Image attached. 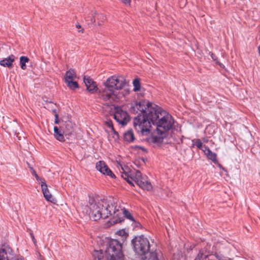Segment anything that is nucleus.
Returning a JSON list of instances; mask_svg holds the SVG:
<instances>
[{
	"label": "nucleus",
	"mask_w": 260,
	"mask_h": 260,
	"mask_svg": "<svg viewBox=\"0 0 260 260\" xmlns=\"http://www.w3.org/2000/svg\"><path fill=\"white\" fill-rule=\"evenodd\" d=\"M88 207L91 217L94 220L111 217V223L115 224L121 222L125 217L134 221L129 212L118 206L116 199L113 198L101 199L99 197H89Z\"/></svg>",
	"instance_id": "1"
},
{
	"label": "nucleus",
	"mask_w": 260,
	"mask_h": 260,
	"mask_svg": "<svg viewBox=\"0 0 260 260\" xmlns=\"http://www.w3.org/2000/svg\"><path fill=\"white\" fill-rule=\"evenodd\" d=\"M127 84L123 76H112L104 83L105 87L100 91L102 99L108 103L118 102L120 99L129 94V88L123 89Z\"/></svg>",
	"instance_id": "2"
},
{
	"label": "nucleus",
	"mask_w": 260,
	"mask_h": 260,
	"mask_svg": "<svg viewBox=\"0 0 260 260\" xmlns=\"http://www.w3.org/2000/svg\"><path fill=\"white\" fill-rule=\"evenodd\" d=\"M152 110L154 113L150 120L157 128L152 136L151 140L154 143H161L166 136L167 132L172 128L174 119L170 114L160 107L157 110Z\"/></svg>",
	"instance_id": "3"
},
{
	"label": "nucleus",
	"mask_w": 260,
	"mask_h": 260,
	"mask_svg": "<svg viewBox=\"0 0 260 260\" xmlns=\"http://www.w3.org/2000/svg\"><path fill=\"white\" fill-rule=\"evenodd\" d=\"M107 260H123L121 244L117 240H111L105 250Z\"/></svg>",
	"instance_id": "4"
},
{
	"label": "nucleus",
	"mask_w": 260,
	"mask_h": 260,
	"mask_svg": "<svg viewBox=\"0 0 260 260\" xmlns=\"http://www.w3.org/2000/svg\"><path fill=\"white\" fill-rule=\"evenodd\" d=\"M151 120L146 115H138L134 120L135 129L143 135H146L150 132Z\"/></svg>",
	"instance_id": "5"
},
{
	"label": "nucleus",
	"mask_w": 260,
	"mask_h": 260,
	"mask_svg": "<svg viewBox=\"0 0 260 260\" xmlns=\"http://www.w3.org/2000/svg\"><path fill=\"white\" fill-rule=\"evenodd\" d=\"M134 251L139 254H145L150 248L149 239L144 235L136 237L132 241Z\"/></svg>",
	"instance_id": "6"
},
{
	"label": "nucleus",
	"mask_w": 260,
	"mask_h": 260,
	"mask_svg": "<svg viewBox=\"0 0 260 260\" xmlns=\"http://www.w3.org/2000/svg\"><path fill=\"white\" fill-rule=\"evenodd\" d=\"M158 106L155 105L152 106V104L148 101H142L139 103H136L134 108L141 112L140 115H148V117L151 119V117L153 116L154 113L153 110H157Z\"/></svg>",
	"instance_id": "7"
},
{
	"label": "nucleus",
	"mask_w": 260,
	"mask_h": 260,
	"mask_svg": "<svg viewBox=\"0 0 260 260\" xmlns=\"http://www.w3.org/2000/svg\"><path fill=\"white\" fill-rule=\"evenodd\" d=\"M131 175L134 178V181L141 188L148 191L152 189V186L151 183L146 178L142 176V174L140 171H136L135 173H131Z\"/></svg>",
	"instance_id": "8"
},
{
	"label": "nucleus",
	"mask_w": 260,
	"mask_h": 260,
	"mask_svg": "<svg viewBox=\"0 0 260 260\" xmlns=\"http://www.w3.org/2000/svg\"><path fill=\"white\" fill-rule=\"evenodd\" d=\"M77 76L75 71L71 69L68 71L64 76V82L67 86L71 89H74L79 87L78 84L75 79Z\"/></svg>",
	"instance_id": "9"
},
{
	"label": "nucleus",
	"mask_w": 260,
	"mask_h": 260,
	"mask_svg": "<svg viewBox=\"0 0 260 260\" xmlns=\"http://www.w3.org/2000/svg\"><path fill=\"white\" fill-rule=\"evenodd\" d=\"M11 247L3 245L0 249V260H18Z\"/></svg>",
	"instance_id": "10"
},
{
	"label": "nucleus",
	"mask_w": 260,
	"mask_h": 260,
	"mask_svg": "<svg viewBox=\"0 0 260 260\" xmlns=\"http://www.w3.org/2000/svg\"><path fill=\"white\" fill-rule=\"evenodd\" d=\"M114 118L119 124L125 125L129 120L128 114L120 108H116Z\"/></svg>",
	"instance_id": "11"
},
{
	"label": "nucleus",
	"mask_w": 260,
	"mask_h": 260,
	"mask_svg": "<svg viewBox=\"0 0 260 260\" xmlns=\"http://www.w3.org/2000/svg\"><path fill=\"white\" fill-rule=\"evenodd\" d=\"M96 169L104 175L110 176L111 178H115V175L112 172L104 161H99L96 164Z\"/></svg>",
	"instance_id": "12"
},
{
	"label": "nucleus",
	"mask_w": 260,
	"mask_h": 260,
	"mask_svg": "<svg viewBox=\"0 0 260 260\" xmlns=\"http://www.w3.org/2000/svg\"><path fill=\"white\" fill-rule=\"evenodd\" d=\"M83 81L86 86V89L89 93H94L97 91L98 88L96 82L91 78L84 76Z\"/></svg>",
	"instance_id": "13"
},
{
	"label": "nucleus",
	"mask_w": 260,
	"mask_h": 260,
	"mask_svg": "<svg viewBox=\"0 0 260 260\" xmlns=\"http://www.w3.org/2000/svg\"><path fill=\"white\" fill-rule=\"evenodd\" d=\"M42 191L45 199L49 202L55 203L56 200L53 198V196L50 193L48 188L47 184L45 180H42L41 183Z\"/></svg>",
	"instance_id": "14"
},
{
	"label": "nucleus",
	"mask_w": 260,
	"mask_h": 260,
	"mask_svg": "<svg viewBox=\"0 0 260 260\" xmlns=\"http://www.w3.org/2000/svg\"><path fill=\"white\" fill-rule=\"evenodd\" d=\"M75 124L71 121L68 120L65 121L61 127L62 129L63 133L66 136H71L74 129Z\"/></svg>",
	"instance_id": "15"
},
{
	"label": "nucleus",
	"mask_w": 260,
	"mask_h": 260,
	"mask_svg": "<svg viewBox=\"0 0 260 260\" xmlns=\"http://www.w3.org/2000/svg\"><path fill=\"white\" fill-rule=\"evenodd\" d=\"M15 57L14 55H10L8 58H6L0 61V64L4 67H8L10 69L13 67V62L15 60Z\"/></svg>",
	"instance_id": "16"
},
{
	"label": "nucleus",
	"mask_w": 260,
	"mask_h": 260,
	"mask_svg": "<svg viewBox=\"0 0 260 260\" xmlns=\"http://www.w3.org/2000/svg\"><path fill=\"white\" fill-rule=\"evenodd\" d=\"M64 134L63 133V131L61 126L59 128L57 126L54 127V136L56 139L60 142H64Z\"/></svg>",
	"instance_id": "17"
},
{
	"label": "nucleus",
	"mask_w": 260,
	"mask_h": 260,
	"mask_svg": "<svg viewBox=\"0 0 260 260\" xmlns=\"http://www.w3.org/2000/svg\"><path fill=\"white\" fill-rule=\"evenodd\" d=\"M205 150H203V152L207 156L208 159L212 160L214 163L217 162L216 158V154L212 152L208 147H204Z\"/></svg>",
	"instance_id": "18"
},
{
	"label": "nucleus",
	"mask_w": 260,
	"mask_h": 260,
	"mask_svg": "<svg viewBox=\"0 0 260 260\" xmlns=\"http://www.w3.org/2000/svg\"><path fill=\"white\" fill-rule=\"evenodd\" d=\"M118 164H119V166L121 167L122 170L123 171L122 174L121 175L122 177L124 179L126 180L129 184H130L132 185H134V184L132 182L133 181H134V178L133 177V176L132 175L129 176V175L125 172V171L123 168V166L121 164L118 163Z\"/></svg>",
	"instance_id": "19"
},
{
	"label": "nucleus",
	"mask_w": 260,
	"mask_h": 260,
	"mask_svg": "<svg viewBox=\"0 0 260 260\" xmlns=\"http://www.w3.org/2000/svg\"><path fill=\"white\" fill-rule=\"evenodd\" d=\"M93 17L94 18V21L95 22V19H96L98 20V25L99 26L103 24L106 19V16L102 13H95Z\"/></svg>",
	"instance_id": "20"
},
{
	"label": "nucleus",
	"mask_w": 260,
	"mask_h": 260,
	"mask_svg": "<svg viewBox=\"0 0 260 260\" xmlns=\"http://www.w3.org/2000/svg\"><path fill=\"white\" fill-rule=\"evenodd\" d=\"M123 139L128 142H133L135 140V136L133 131L129 129L125 132L123 134Z\"/></svg>",
	"instance_id": "21"
},
{
	"label": "nucleus",
	"mask_w": 260,
	"mask_h": 260,
	"mask_svg": "<svg viewBox=\"0 0 260 260\" xmlns=\"http://www.w3.org/2000/svg\"><path fill=\"white\" fill-rule=\"evenodd\" d=\"M143 260H161L159 254L155 251L148 253L145 255Z\"/></svg>",
	"instance_id": "22"
},
{
	"label": "nucleus",
	"mask_w": 260,
	"mask_h": 260,
	"mask_svg": "<svg viewBox=\"0 0 260 260\" xmlns=\"http://www.w3.org/2000/svg\"><path fill=\"white\" fill-rule=\"evenodd\" d=\"M29 59L27 56H22L20 57V64L21 68L22 70H25L26 69V63L29 61Z\"/></svg>",
	"instance_id": "23"
},
{
	"label": "nucleus",
	"mask_w": 260,
	"mask_h": 260,
	"mask_svg": "<svg viewBox=\"0 0 260 260\" xmlns=\"http://www.w3.org/2000/svg\"><path fill=\"white\" fill-rule=\"evenodd\" d=\"M133 84L134 86V91H138L140 90L141 88V84H140V80L139 78L135 79L133 81Z\"/></svg>",
	"instance_id": "24"
},
{
	"label": "nucleus",
	"mask_w": 260,
	"mask_h": 260,
	"mask_svg": "<svg viewBox=\"0 0 260 260\" xmlns=\"http://www.w3.org/2000/svg\"><path fill=\"white\" fill-rule=\"evenodd\" d=\"M92 255L94 259L101 260L104 257L102 250H94L93 252Z\"/></svg>",
	"instance_id": "25"
},
{
	"label": "nucleus",
	"mask_w": 260,
	"mask_h": 260,
	"mask_svg": "<svg viewBox=\"0 0 260 260\" xmlns=\"http://www.w3.org/2000/svg\"><path fill=\"white\" fill-rule=\"evenodd\" d=\"M208 256V254L204 252V250H201L200 251L197 258L195 260H202Z\"/></svg>",
	"instance_id": "26"
},
{
	"label": "nucleus",
	"mask_w": 260,
	"mask_h": 260,
	"mask_svg": "<svg viewBox=\"0 0 260 260\" xmlns=\"http://www.w3.org/2000/svg\"><path fill=\"white\" fill-rule=\"evenodd\" d=\"M105 124L111 128V132L115 134L118 138V133L114 130L112 121L111 120L107 121L105 122Z\"/></svg>",
	"instance_id": "27"
},
{
	"label": "nucleus",
	"mask_w": 260,
	"mask_h": 260,
	"mask_svg": "<svg viewBox=\"0 0 260 260\" xmlns=\"http://www.w3.org/2000/svg\"><path fill=\"white\" fill-rule=\"evenodd\" d=\"M116 234L118 236H121L122 238V240L125 239L128 236V234L124 230H120L117 231Z\"/></svg>",
	"instance_id": "28"
},
{
	"label": "nucleus",
	"mask_w": 260,
	"mask_h": 260,
	"mask_svg": "<svg viewBox=\"0 0 260 260\" xmlns=\"http://www.w3.org/2000/svg\"><path fill=\"white\" fill-rule=\"evenodd\" d=\"M194 145L203 151V150H205L204 147H206L205 145H203V143L200 139H197Z\"/></svg>",
	"instance_id": "29"
},
{
	"label": "nucleus",
	"mask_w": 260,
	"mask_h": 260,
	"mask_svg": "<svg viewBox=\"0 0 260 260\" xmlns=\"http://www.w3.org/2000/svg\"><path fill=\"white\" fill-rule=\"evenodd\" d=\"M76 27L78 29V32L83 34L84 31V29L82 28L81 25L78 23L76 24Z\"/></svg>",
	"instance_id": "30"
},
{
	"label": "nucleus",
	"mask_w": 260,
	"mask_h": 260,
	"mask_svg": "<svg viewBox=\"0 0 260 260\" xmlns=\"http://www.w3.org/2000/svg\"><path fill=\"white\" fill-rule=\"evenodd\" d=\"M33 175L35 176L36 180L38 181V182H40V184H41L42 183V180H45L44 178H41L39 177V176L38 175V174L36 173V172L34 174H32Z\"/></svg>",
	"instance_id": "31"
},
{
	"label": "nucleus",
	"mask_w": 260,
	"mask_h": 260,
	"mask_svg": "<svg viewBox=\"0 0 260 260\" xmlns=\"http://www.w3.org/2000/svg\"><path fill=\"white\" fill-rule=\"evenodd\" d=\"M27 165L28 166V167L29 168L30 170L31 171V172L32 174L35 173L36 172L34 169V168L30 165V164L27 162Z\"/></svg>",
	"instance_id": "32"
},
{
	"label": "nucleus",
	"mask_w": 260,
	"mask_h": 260,
	"mask_svg": "<svg viewBox=\"0 0 260 260\" xmlns=\"http://www.w3.org/2000/svg\"><path fill=\"white\" fill-rule=\"evenodd\" d=\"M30 236H31V237L34 243L36 245L37 243V241H36V239L35 238L34 234L32 233H30Z\"/></svg>",
	"instance_id": "33"
},
{
	"label": "nucleus",
	"mask_w": 260,
	"mask_h": 260,
	"mask_svg": "<svg viewBox=\"0 0 260 260\" xmlns=\"http://www.w3.org/2000/svg\"><path fill=\"white\" fill-rule=\"evenodd\" d=\"M55 123L56 124H58V122H59V120H58V114H56L55 115Z\"/></svg>",
	"instance_id": "34"
},
{
	"label": "nucleus",
	"mask_w": 260,
	"mask_h": 260,
	"mask_svg": "<svg viewBox=\"0 0 260 260\" xmlns=\"http://www.w3.org/2000/svg\"><path fill=\"white\" fill-rule=\"evenodd\" d=\"M211 56L214 60H216V58H214V55L212 53H211Z\"/></svg>",
	"instance_id": "35"
},
{
	"label": "nucleus",
	"mask_w": 260,
	"mask_h": 260,
	"mask_svg": "<svg viewBox=\"0 0 260 260\" xmlns=\"http://www.w3.org/2000/svg\"><path fill=\"white\" fill-rule=\"evenodd\" d=\"M114 134L115 135V136H116V137H115V136H113V138H115V139H118V138H117V136H116L115 134Z\"/></svg>",
	"instance_id": "36"
},
{
	"label": "nucleus",
	"mask_w": 260,
	"mask_h": 260,
	"mask_svg": "<svg viewBox=\"0 0 260 260\" xmlns=\"http://www.w3.org/2000/svg\"><path fill=\"white\" fill-rule=\"evenodd\" d=\"M258 50H259V54H260V46L258 48Z\"/></svg>",
	"instance_id": "37"
}]
</instances>
